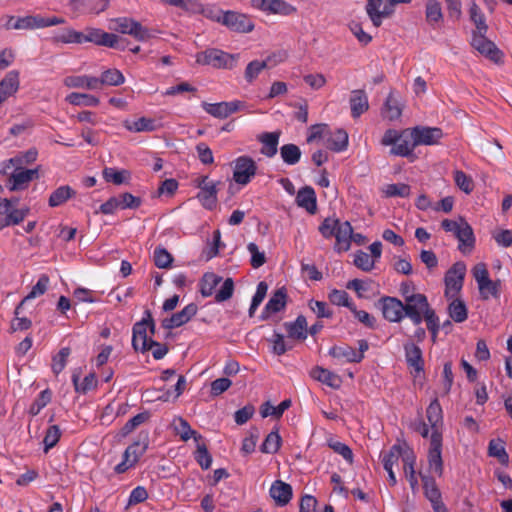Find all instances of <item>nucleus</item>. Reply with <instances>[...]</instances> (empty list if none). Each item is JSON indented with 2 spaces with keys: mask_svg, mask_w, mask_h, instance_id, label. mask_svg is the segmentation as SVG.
<instances>
[{
  "mask_svg": "<svg viewBox=\"0 0 512 512\" xmlns=\"http://www.w3.org/2000/svg\"><path fill=\"white\" fill-rule=\"evenodd\" d=\"M238 54H229L219 49H207L196 55V62L214 68L232 69L236 66Z\"/></svg>",
  "mask_w": 512,
  "mask_h": 512,
  "instance_id": "obj_1",
  "label": "nucleus"
},
{
  "mask_svg": "<svg viewBox=\"0 0 512 512\" xmlns=\"http://www.w3.org/2000/svg\"><path fill=\"white\" fill-rule=\"evenodd\" d=\"M109 28L122 34H128L138 41H146L152 37V33L148 28L128 17L112 19Z\"/></svg>",
  "mask_w": 512,
  "mask_h": 512,
  "instance_id": "obj_2",
  "label": "nucleus"
},
{
  "mask_svg": "<svg viewBox=\"0 0 512 512\" xmlns=\"http://www.w3.org/2000/svg\"><path fill=\"white\" fill-rule=\"evenodd\" d=\"M145 314L146 317H144L141 321L134 324L132 335L133 348L136 351L141 352L148 351L149 341L152 340L151 337H148L147 330L149 329L151 335H154L155 333V323L152 319L151 313L149 311H146Z\"/></svg>",
  "mask_w": 512,
  "mask_h": 512,
  "instance_id": "obj_3",
  "label": "nucleus"
},
{
  "mask_svg": "<svg viewBox=\"0 0 512 512\" xmlns=\"http://www.w3.org/2000/svg\"><path fill=\"white\" fill-rule=\"evenodd\" d=\"M404 313L413 324L420 325L423 317L431 311L427 297L424 294H417L405 300L404 302Z\"/></svg>",
  "mask_w": 512,
  "mask_h": 512,
  "instance_id": "obj_4",
  "label": "nucleus"
},
{
  "mask_svg": "<svg viewBox=\"0 0 512 512\" xmlns=\"http://www.w3.org/2000/svg\"><path fill=\"white\" fill-rule=\"evenodd\" d=\"M486 34L472 33L471 46L485 58L499 63L503 58V53L493 41L486 37Z\"/></svg>",
  "mask_w": 512,
  "mask_h": 512,
  "instance_id": "obj_5",
  "label": "nucleus"
},
{
  "mask_svg": "<svg viewBox=\"0 0 512 512\" xmlns=\"http://www.w3.org/2000/svg\"><path fill=\"white\" fill-rule=\"evenodd\" d=\"M233 180L239 185H247L256 175V162L249 156H240L233 162Z\"/></svg>",
  "mask_w": 512,
  "mask_h": 512,
  "instance_id": "obj_6",
  "label": "nucleus"
},
{
  "mask_svg": "<svg viewBox=\"0 0 512 512\" xmlns=\"http://www.w3.org/2000/svg\"><path fill=\"white\" fill-rule=\"evenodd\" d=\"M27 213V209L15 208L10 199H0V231L5 227L20 224Z\"/></svg>",
  "mask_w": 512,
  "mask_h": 512,
  "instance_id": "obj_7",
  "label": "nucleus"
},
{
  "mask_svg": "<svg viewBox=\"0 0 512 512\" xmlns=\"http://www.w3.org/2000/svg\"><path fill=\"white\" fill-rule=\"evenodd\" d=\"M466 273V265L464 262H456L446 272L445 275V295L447 297H454L463 286V281Z\"/></svg>",
  "mask_w": 512,
  "mask_h": 512,
  "instance_id": "obj_8",
  "label": "nucleus"
},
{
  "mask_svg": "<svg viewBox=\"0 0 512 512\" xmlns=\"http://www.w3.org/2000/svg\"><path fill=\"white\" fill-rule=\"evenodd\" d=\"M429 470L437 476L443 474L442 460V434L433 432L430 437V448L428 452Z\"/></svg>",
  "mask_w": 512,
  "mask_h": 512,
  "instance_id": "obj_9",
  "label": "nucleus"
},
{
  "mask_svg": "<svg viewBox=\"0 0 512 512\" xmlns=\"http://www.w3.org/2000/svg\"><path fill=\"white\" fill-rule=\"evenodd\" d=\"M222 16V25L238 33H249L254 29V23L247 15L237 11H226Z\"/></svg>",
  "mask_w": 512,
  "mask_h": 512,
  "instance_id": "obj_10",
  "label": "nucleus"
},
{
  "mask_svg": "<svg viewBox=\"0 0 512 512\" xmlns=\"http://www.w3.org/2000/svg\"><path fill=\"white\" fill-rule=\"evenodd\" d=\"M409 135L414 145H435L443 137V132L438 127L416 126L409 129Z\"/></svg>",
  "mask_w": 512,
  "mask_h": 512,
  "instance_id": "obj_11",
  "label": "nucleus"
},
{
  "mask_svg": "<svg viewBox=\"0 0 512 512\" xmlns=\"http://www.w3.org/2000/svg\"><path fill=\"white\" fill-rule=\"evenodd\" d=\"M383 316L389 322H400L404 317V303L395 297H382L380 299Z\"/></svg>",
  "mask_w": 512,
  "mask_h": 512,
  "instance_id": "obj_12",
  "label": "nucleus"
},
{
  "mask_svg": "<svg viewBox=\"0 0 512 512\" xmlns=\"http://www.w3.org/2000/svg\"><path fill=\"white\" fill-rule=\"evenodd\" d=\"M252 6L267 14H279L287 16L295 11V8L284 0H251Z\"/></svg>",
  "mask_w": 512,
  "mask_h": 512,
  "instance_id": "obj_13",
  "label": "nucleus"
},
{
  "mask_svg": "<svg viewBox=\"0 0 512 512\" xmlns=\"http://www.w3.org/2000/svg\"><path fill=\"white\" fill-rule=\"evenodd\" d=\"M404 352L406 363L411 369V373L414 374V376H418L424 371L422 350L413 342H407L404 344Z\"/></svg>",
  "mask_w": 512,
  "mask_h": 512,
  "instance_id": "obj_14",
  "label": "nucleus"
},
{
  "mask_svg": "<svg viewBox=\"0 0 512 512\" xmlns=\"http://www.w3.org/2000/svg\"><path fill=\"white\" fill-rule=\"evenodd\" d=\"M242 103L240 101L207 103L203 102L202 107L211 116L224 119L239 110Z\"/></svg>",
  "mask_w": 512,
  "mask_h": 512,
  "instance_id": "obj_15",
  "label": "nucleus"
},
{
  "mask_svg": "<svg viewBox=\"0 0 512 512\" xmlns=\"http://www.w3.org/2000/svg\"><path fill=\"white\" fill-rule=\"evenodd\" d=\"M108 0H70L69 7L79 14H99L107 9Z\"/></svg>",
  "mask_w": 512,
  "mask_h": 512,
  "instance_id": "obj_16",
  "label": "nucleus"
},
{
  "mask_svg": "<svg viewBox=\"0 0 512 512\" xmlns=\"http://www.w3.org/2000/svg\"><path fill=\"white\" fill-rule=\"evenodd\" d=\"M37 177V169L16 168V170L9 177L8 188L11 191L23 190L33 179Z\"/></svg>",
  "mask_w": 512,
  "mask_h": 512,
  "instance_id": "obj_17",
  "label": "nucleus"
},
{
  "mask_svg": "<svg viewBox=\"0 0 512 512\" xmlns=\"http://www.w3.org/2000/svg\"><path fill=\"white\" fill-rule=\"evenodd\" d=\"M382 2L383 0H367L366 12L375 27H379L382 23V19L389 17L394 11V5H391L389 1L388 4H385L383 9L380 10Z\"/></svg>",
  "mask_w": 512,
  "mask_h": 512,
  "instance_id": "obj_18",
  "label": "nucleus"
},
{
  "mask_svg": "<svg viewBox=\"0 0 512 512\" xmlns=\"http://www.w3.org/2000/svg\"><path fill=\"white\" fill-rule=\"evenodd\" d=\"M198 307L195 303L186 305L181 311L173 314L170 318H166L162 322L165 329H173L180 327L187 323L193 316L196 315Z\"/></svg>",
  "mask_w": 512,
  "mask_h": 512,
  "instance_id": "obj_19",
  "label": "nucleus"
},
{
  "mask_svg": "<svg viewBox=\"0 0 512 512\" xmlns=\"http://www.w3.org/2000/svg\"><path fill=\"white\" fill-rule=\"evenodd\" d=\"M329 355L336 361V364L359 363L361 354L349 345L333 346L329 349Z\"/></svg>",
  "mask_w": 512,
  "mask_h": 512,
  "instance_id": "obj_20",
  "label": "nucleus"
},
{
  "mask_svg": "<svg viewBox=\"0 0 512 512\" xmlns=\"http://www.w3.org/2000/svg\"><path fill=\"white\" fill-rule=\"evenodd\" d=\"M199 188L200 191L197 198L205 208L212 209L217 202V190L215 183L209 181L208 177H204L199 183Z\"/></svg>",
  "mask_w": 512,
  "mask_h": 512,
  "instance_id": "obj_21",
  "label": "nucleus"
},
{
  "mask_svg": "<svg viewBox=\"0 0 512 512\" xmlns=\"http://www.w3.org/2000/svg\"><path fill=\"white\" fill-rule=\"evenodd\" d=\"M455 237L459 241L458 248L462 253H470L472 251L475 237L471 226L467 222L460 220V227L456 231Z\"/></svg>",
  "mask_w": 512,
  "mask_h": 512,
  "instance_id": "obj_22",
  "label": "nucleus"
},
{
  "mask_svg": "<svg viewBox=\"0 0 512 512\" xmlns=\"http://www.w3.org/2000/svg\"><path fill=\"white\" fill-rule=\"evenodd\" d=\"M352 236L353 228L351 224L348 221L340 222L335 233V249L338 252L347 251L350 248Z\"/></svg>",
  "mask_w": 512,
  "mask_h": 512,
  "instance_id": "obj_23",
  "label": "nucleus"
},
{
  "mask_svg": "<svg viewBox=\"0 0 512 512\" xmlns=\"http://www.w3.org/2000/svg\"><path fill=\"white\" fill-rule=\"evenodd\" d=\"M310 375L313 379L333 388L338 389L340 388L342 384V379L340 376L335 374L334 372H331L325 368H322L320 366L314 367Z\"/></svg>",
  "mask_w": 512,
  "mask_h": 512,
  "instance_id": "obj_24",
  "label": "nucleus"
},
{
  "mask_svg": "<svg viewBox=\"0 0 512 512\" xmlns=\"http://www.w3.org/2000/svg\"><path fill=\"white\" fill-rule=\"evenodd\" d=\"M270 496L280 505H286L292 498V487L288 483L276 480L270 487Z\"/></svg>",
  "mask_w": 512,
  "mask_h": 512,
  "instance_id": "obj_25",
  "label": "nucleus"
},
{
  "mask_svg": "<svg viewBox=\"0 0 512 512\" xmlns=\"http://www.w3.org/2000/svg\"><path fill=\"white\" fill-rule=\"evenodd\" d=\"M286 297L284 288L276 290L262 311V319H267L271 314L281 311L286 305Z\"/></svg>",
  "mask_w": 512,
  "mask_h": 512,
  "instance_id": "obj_26",
  "label": "nucleus"
},
{
  "mask_svg": "<svg viewBox=\"0 0 512 512\" xmlns=\"http://www.w3.org/2000/svg\"><path fill=\"white\" fill-rule=\"evenodd\" d=\"M64 85L68 88L100 90L98 78L89 75L68 76L64 79Z\"/></svg>",
  "mask_w": 512,
  "mask_h": 512,
  "instance_id": "obj_27",
  "label": "nucleus"
},
{
  "mask_svg": "<svg viewBox=\"0 0 512 512\" xmlns=\"http://www.w3.org/2000/svg\"><path fill=\"white\" fill-rule=\"evenodd\" d=\"M296 203L299 207L306 209V211L311 214H314L317 209L314 189L309 186L301 188L297 193Z\"/></svg>",
  "mask_w": 512,
  "mask_h": 512,
  "instance_id": "obj_28",
  "label": "nucleus"
},
{
  "mask_svg": "<svg viewBox=\"0 0 512 512\" xmlns=\"http://www.w3.org/2000/svg\"><path fill=\"white\" fill-rule=\"evenodd\" d=\"M325 145L332 151L342 152L348 146V134L343 129L328 132Z\"/></svg>",
  "mask_w": 512,
  "mask_h": 512,
  "instance_id": "obj_29",
  "label": "nucleus"
},
{
  "mask_svg": "<svg viewBox=\"0 0 512 512\" xmlns=\"http://www.w3.org/2000/svg\"><path fill=\"white\" fill-rule=\"evenodd\" d=\"M280 132H266L259 136L258 140L263 144L261 153L269 158L277 153V146L279 143Z\"/></svg>",
  "mask_w": 512,
  "mask_h": 512,
  "instance_id": "obj_30",
  "label": "nucleus"
},
{
  "mask_svg": "<svg viewBox=\"0 0 512 512\" xmlns=\"http://www.w3.org/2000/svg\"><path fill=\"white\" fill-rule=\"evenodd\" d=\"M174 430L178 434L182 441H188L193 438L196 443L201 441L203 438L194 429L191 428L190 424L182 417H178L173 422Z\"/></svg>",
  "mask_w": 512,
  "mask_h": 512,
  "instance_id": "obj_31",
  "label": "nucleus"
},
{
  "mask_svg": "<svg viewBox=\"0 0 512 512\" xmlns=\"http://www.w3.org/2000/svg\"><path fill=\"white\" fill-rule=\"evenodd\" d=\"M351 114L354 118H358L361 114L368 110V98L363 90H355L350 97Z\"/></svg>",
  "mask_w": 512,
  "mask_h": 512,
  "instance_id": "obj_32",
  "label": "nucleus"
},
{
  "mask_svg": "<svg viewBox=\"0 0 512 512\" xmlns=\"http://www.w3.org/2000/svg\"><path fill=\"white\" fill-rule=\"evenodd\" d=\"M290 338L305 340L307 337V321L302 315L298 316L294 322L284 324Z\"/></svg>",
  "mask_w": 512,
  "mask_h": 512,
  "instance_id": "obj_33",
  "label": "nucleus"
},
{
  "mask_svg": "<svg viewBox=\"0 0 512 512\" xmlns=\"http://www.w3.org/2000/svg\"><path fill=\"white\" fill-rule=\"evenodd\" d=\"M428 422L431 425L432 433L440 432L442 425L443 415L442 408L437 399H434L427 408L426 411Z\"/></svg>",
  "mask_w": 512,
  "mask_h": 512,
  "instance_id": "obj_34",
  "label": "nucleus"
},
{
  "mask_svg": "<svg viewBox=\"0 0 512 512\" xmlns=\"http://www.w3.org/2000/svg\"><path fill=\"white\" fill-rule=\"evenodd\" d=\"M426 21L432 27H436L443 20L441 3L438 0H427L425 7Z\"/></svg>",
  "mask_w": 512,
  "mask_h": 512,
  "instance_id": "obj_35",
  "label": "nucleus"
},
{
  "mask_svg": "<svg viewBox=\"0 0 512 512\" xmlns=\"http://www.w3.org/2000/svg\"><path fill=\"white\" fill-rule=\"evenodd\" d=\"M123 126L130 132H151L156 130L155 120L146 117H141L135 121L125 120Z\"/></svg>",
  "mask_w": 512,
  "mask_h": 512,
  "instance_id": "obj_36",
  "label": "nucleus"
},
{
  "mask_svg": "<svg viewBox=\"0 0 512 512\" xmlns=\"http://www.w3.org/2000/svg\"><path fill=\"white\" fill-rule=\"evenodd\" d=\"M470 20L475 25V30L472 33H487L488 25L486 18L479 6L472 2L469 8Z\"/></svg>",
  "mask_w": 512,
  "mask_h": 512,
  "instance_id": "obj_37",
  "label": "nucleus"
},
{
  "mask_svg": "<svg viewBox=\"0 0 512 512\" xmlns=\"http://www.w3.org/2000/svg\"><path fill=\"white\" fill-rule=\"evenodd\" d=\"M98 82L99 89H102L104 85L119 86L125 82V77L120 70L112 68L102 72L101 77L98 78Z\"/></svg>",
  "mask_w": 512,
  "mask_h": 512,
  "instance_id": "obj_38",
  "label": "nucleus"
},
{
  "mask_svg": "<svg viewBox=\"0 0 512 512\" xmlns=\"http://www.w3.org/2000/svg\"><path fill=\"white\" fill-rule=\"evenodd\" d=\"M406 453H409L401 445L395 444L382 457V463L385 470H390L394 465L398 464L400 458L403 459Z\"/></svg>",
  "mask_w": 512,
  "mask_h": 512,
  "instance_id": "obj_39",
  "label": "nucleus"
},
{
  "mask_svg": "<svg viewBox=\"0 0 512 512\" xmlns=\"http://www.w3.org/2000/svg\"><path fill=\"white\" fill-rule=\"evenodd\" d=\"M75 195V191L68 185L60 186L49 197V206L58 207Z\"/></svg>",
  "mask_w": 512,
  "mask_h": 512,
  "instance_id": "obj_40",
  "label": "nucleus"
},
{
  "mask_svg": "<svg viewBox=\"0 0 512 512\" xmlns=\"http://www.w3.org/2000/svg\"><path fill=\"white\" fill-rule=\"evenodd\" d=\"M415 147H417V145H414V140L411 139L409 134H406L391 148L390 154L407 157L412 154Z\"/></svg>",
  "mask_w": 512,
  "mask_h": 512,
  "instance_id": "obj_41",
  "label": "nucleus"
},
{
  "mask_svg": "<svg viewBox=\"0 0 512 512\" xmlns=\"http://www.w3.org/2000/svg\"><path fill=\"white\" fill-rule=\"evenodd\" d=\"M49 284V276L47 274H41L37 283L32 287L31 291L20 302V306H24L27 301L43 295L47 291Z\"/></svg>",
  "mask_w": 512,
  "mask_h": 512,
  "instance_id": "obj_42",
  "label": "nucleus"
},
{
  "mask_svg": "<svg viewBox=\"0 0 512 512\" xmlns=\"http://www.w3.org/2000/svg\"><path fill=\"white\" fill-rule=\"evenodd\" d=\"M291 400L285 399L278 406H273L270 402H265L261 406V416L266 418L268 416L281 417L283 413L291 407Z\"/></svg>",
  "mask_w": 512,
  "mask_h": 512,
  "instance_id": "obj_43",
  "label": "nucleus"
},
{
  "mask_svg": "<svg viewBox=\"0 0 512 512\" xmlns=\"http://www.w3.org/2000/svg\"><path fill=\"white\" fill-rule=\"evenodd\" d=\"M68 103L75 105V106H90V107H96L99 105V98L96 96L90 95V94H83V93H70L66 96L65 99Z\"/></svg>",
  "mask_w": 512,
  "mask_h": 512,
  "instance_id": "obj_44",
  "label": "nucleus"
},
{
  "mask_svg": "<svg viewBox=\"0 0 512 512\" xmlns=\"http://www.w3.org/2000/svg\"><path fill=\"white\" fill-rule=\"evenodd\" d=\"M222 278L213 272L205 273L200 281V292L203 297H209L213 294L215 287L221 282Z\"/></svg>",
  "mask_w": 512,
  "mask_h": 512,
  "instance_id": "obj_45",
  "label": "nucleus"
},
{
  "mask_svg": "<svg viewBox=\"0 0 512 512\" xmlns=\"http://www.w3.org/2000/svg\"><path fill=\"white\" fill-rule=\"evenodd\" d=\"M415 461L416 458L412 452L406 453L403 457L404 474L413 490L418 486V480L414 469Z\"/></svg>",
  "mask_w": 512,
  "mask_h": 512,
  "instance_id": "obj_46",
  "label": "nucleus"
},
{
  "mask_svg": "<svg viewBox=\"0 0 512 512\" xmlns=\"http://www.w3.org/2000/svg\"><path fill=\"white\" fill-rule=\"evenodd\" d=\"M0 89L9 97L16 93L19 89V73L12 70L0 81Z\"/></svg>",
  "mask_w": 512,
  "mask_h": 512,
  "instance_id": "obj_47",
  "label": "nucleus"
},
{
  "mask_svg": "<svg viewBox=\"0 0 512 512\" xmlns=\"http://www.w3.org/2000/svg\"><path fill=\"white\" fill-rule=\"evenodd\" d=\"M402 114V109L398 101L393 97L392 93L386 99L382 115L389 121L397 120Z\"/></svg>",
  "mask_w": 512,
  "mask_h": 512,
  "instance_id": "obj_48",
  "label": "nucleus"
},
{
  "mask_svg": "<svg viewBox=\"0 0 512 512\" xmlns=\"http://www.w3.org/2000/svg\"><path fill=\"white\" fill-rule=\"evenodd\" d=\"M449 316L456 322L462 323L468 317L466 305L459 299L453 300L448 306Z\"/></svg>",
  "mask_w": 512,
  "mask_h": 512,
  "instance_id": "obj_49",
  "label": "nucleus"
},
{
  "mask_svg": "<svg viewBox=\"0 0 512 512\" xmlns=\"http://www.w3.org/2000/svg\"><path fill=\"white\" fill-rule=\"evenodd\" d=\"M282 160L288 165H295L301 158V150L295 144H285L280 148Z\"/></svg>",
  "mask_w": 512,
  "mask_h": 512,
  "instance_id": "obj_50",
  "label": "nucleus"
},
{
  "mask_svg": "<svg viewBox=\"0 0 512 512\" xmlns=\"http://www.w3.org/2000/svg\"><path fill=\"white\" fill-rule=\"evenodd\" d=\"M281 446V437L277 430L271 431L260 447L261 452L267 454L276 453Z\"/></svg>",
  "mask_w": 512,
  "mask_h": 512,
  "instance_id": "obj_51",
  "label": "nucleus"
},
{
  "mask_svg": "<svg viewBox=\"0 0 512 512\" xmlns=\"http://www.w3.org/2000/svg\"><path fill=\"white\" fill-rule=\"evenodd\" d=\"M72 381L75 387V390L80 393H87L88 391L94 389L97 386V379L95 374L90 373L84 377L82 382L79 381V376L73 374Z\"/></svg>",
  "mask_w": 512,
  "mask_h": 512,
  "instance_id": "obj_52",
  "label": "nucleus"
},
{
  "mask_svg": "<svg viewBox=\"0 0 512 512\" xmlns=\"http://www.w3.org/2000/svg\"><path fill=\"white\" fill-rule=\"evenodd\" d=\"M327 445L335 453L341 455L349 464L353 463V452L348 445L333 437L327 440Z\"/></svg>",
  "mask_w": 512,
  "mask_h": 512,
  "instance_id": "obj_53",
  "label": "nucleus"
},
{
  "mask_svg": "<svg viewBox=\"0 0 512 512\" xmlns=\"http://www.w3.org/2000/svg\"><path fill=\"white\" fill-rule=\"evenodd\" d=\"M150 418V413L148 411H144L141 413H138L134 417H132L130 420H128L125 425L121 428V435L123 437L129 435L132 433L137 427H139L141 424L148 421Z\"/></svg>",
  "mask_w": 512,
  "mask_h": 512,
  "instance_id": "obj_54",
  "label": "nucleus"
},
{
  "mask_svg": "<svg viewBox=\"0 0 512 512\" xmlns=\"http://www.w3.org/2000/svg\"><path fill=\"white\" fill-rule=\"evenodd\" d=\"M270 61V58L264 61L254 60L251 61L246 69H245V79L251 83L253 82L258 75L268 66V62Z\"/></svg>",
  "mask_w": 512,
  "mask_h": 512,
  "instance_id": "obj_55",
  "label": "nucleus"
},
{
  "mask_svg": "<svg viewBox=\"0 0 512 512\" xmlns=\"http://www.w3.org/2000/svg\"><path fill=\"white\" fill-rule=\"evenodd\" d=\"M103 178L107 182H112L116 185H120L127 181L129 178V172L126 170H116L115 168L106 167L103 170Z\"/></svg>",
  "mask_w": 512,
  "mask_h": 512,
  "instance_id": "obj_56",
  "label": "nucleus"
},
{
  "mask_svg": "<svg viewBox=\"0 0 512 512\" xmlns=\"http://www.w3.org/2000/svg\"><path fill=\"white\" fill-rule=\"evenodd\" d=\"M196 445L195 460L202 469L207 470L212 464V456L204 443L199 441Z\"/></svg>",
  "mask_w": 512,
  "mask_h": 512,
  "instance_id": "obj_57",
  "label": "nucleus"
},
{
  "mask_svg": "<svg viewBox=\"0 0 512 512\" xmlns=\"http://www.w3.org/2000/svg\"><path fill=\"white\" fill-rule=\"evenodd\" d=\"M154 263L158 268L166 269L171 266L172 255L163 247H156L153 252Z\"/></svg>",
  "mask_w": 512,
  "mask_h": 512,
  "instance_id": "obj_58",
  "label": "nucleus"
},
{
  "mask_svg": "<svg viewBox=\"0 0 512 512\" xmlns=\"http://www.w3.org/2000/svg\"><path fill=\"white\" fill-rule=\"evenodd\" d=\"M454 181L457 187L466 194H470L474 189L472 178L461 170L454 172Z\"/></svg>",
  "mask_w": 512,
  "mask_h": 512,
  "instance_id": "obj_59",
  "label": "nucleus"
},
{
  "mask_svg": "<svg viewBox=\"0 0 512 512\" xmlns=\"http://www.w3.org/2000/svg\"><path fill=\"white\" fill-rule=\"evenodd\" d=\"M51 392L48 389H45L40 392L38 397L34 400L29 408V413L32 416H36L40 413V411L47 406V404L51 401Z\"/></svg>",
  "mask_w": 512,
  "mask_h": 512,
  "instance_id": "obj_60",
  "label": "nucleus"
},
{
  "mask_svg": "<svg viewBox=\"0 0 512 512\" xmlns=\"http://www.w3.org/2000/svg\"><path fill=\"white\" fill-rule=\"evenodd\" d=\"M81 32L67 28L54 36V40L64 44H81Z\"/></svg>",
  "mask_w": 512,
  "mask_h": 512,
  "instance_id": "obj_61",
  "label": "nucleus"
},
{
  "mask_svg": "<svg viewBox=\"0 0 512 512\" xmlns=\"http://www.w3.org/2000/svg\"><path fill=\"white\" fill-rule=\"evenodd\" d=\"M382 192L386 197H408L410 186L404 183L388 184L383 187Z\"/></svg>",
  "mask_w": 512,
  "mask_h": 512,
  "instance_id": "obj_62",
  "label": "nucleus"
},
{
  "mask_svg": "<svg viewBox=\"0 0 512 512\" xmlns=\"http://www.w3.org/2000/svg\"><path fill=\"white\" fill-rule=\"evenodd\" d=\"M354 264L359 269L369 272L375 266V260L366 252L359 250L355 253Z\"/></svg>",
  "mask_w": 512,
  "mask_h": 512,
  "instance_id": "obj_63",
  "label": "nucleus"
},
{
  "mask_svg": "<svg viewBox=\"0 0 512 512\" xmlns=\"http://www.w3.org/2000/svg\"><path fill=\"white\" fill-rule=\"evenodd\" d=\"M61 436V431L58 425H51L45 434L43 439L44 443V452L47 453L51 448H53L59 441Z\"/></svg>",
  "mask_w": 512,
  "mask_h": 512,
  "instance_id": "obj_64",
  "label": "nucleus"
}]
</instances>
